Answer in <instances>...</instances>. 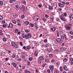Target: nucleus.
I'll list each match as a JSON object with an SVG mask.
<instances>
[{
  "instance_id": "obj_54",
  "label": "nucleus",
  "mask_w": 73,
  "mask_h": 73,
  "mask_svg": "<svg viewBox=\"0 0 73 73\" xmlns=\"http://www.w3.org/2000/svg\"><path fill=\"white\" fill-rule=\"evenodd\" d=\"M51 62H54V59H52L51 60Z\"/></svg>"
},
{
  "instance_id": "obj_1",
  "label": "nucleus",
  "mask_w": 73,
  "mask_h": 73,
  "mask_svg": "<svg viewBox=\"0 0 73 73\" xmlns=\"http://www.w3.org/2000/svg\"><path fill=\"white\" fill-rule=\"evenodd\" d=\"M60 18L61 20L62 21H66V19L64 17V15L63 14H62L60 16Z\"/></svg>"
},
{
  "instance_id": "obj_20",
  "label": "nucleus",
  "mask_w": 73,
  "mask_h": 73,
  "mask_svg": "<svg viewBox=\"0 0 73 73\" xmlns=\"http://www.w3.org/2000/svg\"><path fill=\"white\" fill-rule=\"evenodd\" d=\"M25 73H31V72L29 71H27V70H25Z\"/></svg>"
},
{
  "instance_id": "obj_3",
  "label": "nucleus",
  "mask_w": 73,
  "mask_h": 73,
  "mask_svg": "<svg viewBox=\"0 0 73 73\" xmlns=\"http://www.w3.org/2000/svg\"><path fill=\"white\" fill-rule=\"evenodd\" d=\"M39 18V17H38V16H36L34 17L33 20L34 21H37Z\"/></svg>"
},
{
  "instance_id": "obj_30",
  "label": "nucleus",
  "mask_w": 73,
  "mask_h": 73,
  "mask_svg": "<svg viewBox=\"0 0 73 73\" xmlns=\"http://www.w3.org/2000/svg\"><path fill=\"white\" fill-rule=\"evenodd\" d=\"M25 36L26 38H27V39L28 38V35H27V34H25Z\"/></svg>"
},
{
  "instance_id": "obj_44",
  "label": "nucleus",
  "mask_w": 73,
  "mask_h": 73,
  "mask_svg": "<svg viewBox=\"0 0 73 73\" xmlns=\"http://www.w3.org/2000/svg\"><path fill=\"white\" fill-rule=\"evenodd\" d=\"M60 70L61 72H62V67H60Z\"/></svg>"
},
{
  "instance_id": "obj_26",
  "label": "nucleus",
  "mask_w": 73,
  "mask_h": 73,
  "mask_svg": "<svg viewBox=\"0 0 73 73\" xmlns=\"http://www.w3.org/2000/svg\"><path fill=\"white\" fill-rule=\"evenodd\" d=\"M25 24H26V25H28V24H29V22L27 21L25 22Z\"/></svg>"
},
{
  "instance_id": "obj_43",
  "label": "nucleus",
  "mask_w": 73,
  "mask_h": 73,
  "mask_svg": "<svg viewBox=\"0 0 73 73\" xmlns=\"http://www.w3.org/2000/svg\"><path fill=\"white\" fill-rule=\"evenodd\" d=\"M12 16H13V17H15V18H16V14L13 15Z\"/></svg>"
},
{
  "instance_id": "obj_56",
  "label": "nucleus",
  "mask_w": 73,
  "mask_h": 73,
  "mask_svg": "<svg viewBox=\"0 0 73 73\" xmlns=\"http://www.w3.org/2000/svg\"><path fill=\"white\" fill-rule=\"evenodd\" d=\"M3 28H5V27H6V25H3Z\"/></svg>"
},
{
  "instance_id": "obj_18",
  "label": "nucleus",
  "mask_w": 73,
  "mask_h": 73,
  "mask_svg": "<svg viewBox=\"0 0 73 73\" xmlns=\"http://www.w3.org/2000/svg\"><path fill=\"white\" fill-rule=\"evenodd\" d=\"M22 9H23V11H24L25 9V6L24 5H23L22 6Z\"/></svg>"
},
{
  "instance_id": "obj_28",
  "label": "nucleus",
  "mask_w": 73,
  "mask_h": 73,
  "mask_svg": "<svg viewBox=\"0 0 73 73\" xmlns=\"http://www.w3.org/2000/svg\"><path fill=\"white\" fill-rule=\"evenodd\" d=\"M13 23L14 24H16V21L15 20H13L12 21Z\"/></svg>"
},
{
  "instance_id": "obj_32",
  "label": "nucleus",
  "mask_w": 73,
  "mask_h": 73,
  "mask_svg": "<svg viewBox=\"0 0 73 73\" xmlns=\"http://www.w3.org/2000/svg\"><path fill=\"white\" fill-rule=\"evenodd\" d=\"M64 16H66V15H67V14L66 12H64Z\"/></svg>"
},
{
  "instance_id": "obj_7",
  "label": "nucleus",
  "mask_w": 73,
  "mask_h": 73,
  "mask_svg": "<svg viewBox=\"0 0 73 73\" xmlns=\"http://www.w3.org/2000/svg\"><path fill=\"white\" fill-rule=\"evenodd\" d=\"M69 17L70 18V20L71 21H73V15H70L69 16Z\"/></svg>"
},
{
  "instance_id": "obj_12",
  "label": "nucleus",
  "mask_w": 73,
  "mask_h": 73,
  "mask_svg": "<svg viewBox=\"0 0 73 73\" xmlns=\"http://www.w3.org/2000/svg\"><path fill=\"white\" fill-rule=\"evenodd\" d=\"M47 50H48V52H50V51L52 50V48H51L50 47L48 46V47L47 49Z\"/></svg>"
},
{
  "instance_id": "obj_39",
  "label": "nucleus",
  "mask_w": 73,
  "mask_h": 73,
  "mask_svg": "<svg viewBox=\"0 0 73 73\" xmlns=\"http://www.w3.org/2000/svg\"><path fill=\"white\" fill-rule=\"evenodd\" d=\"M15 31V33H17V32H18V31H19V30L17 29H16Z\"/></svg>"
},
{
  "instance_id": "obj_31",
  "label": "nucleus",
  "mask_w": 73,
  "mask_h": 73,
  "mask_svg": "<svg viewBox=\"0 0 73 73\" xmlns=\"http://www.w3.org/2000/svg\"><path fill=\"white\" fill-rule=\"evenodd\" d=\"M30 25L31 27H34V24L30 23Z\"/></svg>"
},
{
  "instance_id": "obj_10",
  "label": "nucleus",
  "mask_w": 73,
  "mask_h": 73,
  "mask_svg": "<svg viewBox=\"0 0 73 73\" xmlns=\"http://www.w3.org/2000/svg\"><path fill=\"white\" fill-rule=\"evenodd\" d=\"M58 5H59V6L60 7H62V8L63 7H64V6H65V5H64L63 4H61L60 3H59Z\"/></svg>"
},
{
  "instance_id": "obj_53",
  "label": "nucleus",
  "mask_w": 73,
  "mask_h": 73,
  "mask_svg": "<svg viewBox=\"0 0 73 73\" xmlns=\"http://www.w3.org/2000/svg\"><path fill=\"white\" fill-rule=\"evenodd\" d=\"M70 33L71 35H73V32L72 31L70 32Z\"/></svg>"
},
{
  "instance_id": "obj_37",
  "label": "nucleus",
  "mask_w": 73,
  "mask_h": 73,
  "mask_svg": "<svg viewBox=\"0 0 73 73\" xmlns=\"http://www.w3.org/2000/svg\"><path fill=\"white\" fill-rule=\"evenodd\" d=\"M14 46H15V48H18V46L17 44H15V45H14Z\"/></svg>"
},
{
  "instance_id": "obj_2",
  "label": "nucleus",
  "mask_w": 73,
  "mask_h": 73,
  "mask_svg": "<svg viewBox=\"0 0 73 73\" xmlns=\"http://www.w3.org/2000/svg\"><path fill=\"white\" fill-rule=\"evenodd\" d=\"M49 68L51 72L53 71V70L54 69V66L52 64L50 65Z\"/></svg>"
},
{
  "instance_id": "obj_11",
  "label": "nucleus",
  "mask_w": 73,
  "mask_h": 73,
  "mask_svg": "<svg viewBox=\"0 0 73 73\" xmlns=\"http://www.w3.org/2000/svg\"><path fill=\"white\" fill-rule=\"evenodd\" d=\"M66 49V48H62L60 49L61 50H62V51H65Z\"/></svg>"
},
{
  "instance_id": "obj_58",
  "label": "nucleus",
  "mask_w": 73,
  "mask_h": 73,
  "mask_svg": "<svg viewBox=\"0 0 73 73\" xmlns=\"http://www.w3.org/2000/svg\"><path fill=\"white\" fill-rule=\"evenodd\" d=\"M45 17L46 18H48V17H49V16L48 15H45Z\"/></svg>"
},
{
  "instance_id": "obj_19",
  "label": "nucleus",
  "mask_w": 73,
  "mask_h": 73,
  "mask_svg": "<svg viewBox=\"0 0 73 73\" xmlns=\"http://www.w3.org/2000/svg\"><path fill=\"white\" fill-rule=\"evenodd\" d=\"M3 41H4L5 42V41H7V38H3Z\"/></svg>"
},
{
  "instance_id": "obj_23",
  "label": "nucleus",
  "mask_w": 73,
  "mask_h": 73,
  "mask_svg": "<svg viewBox=\"0 0 73 73\" xmlns=\"http://www.w3.org/2000/svg\"><path fill=\"white\" fill-rule=\"evenodd\" d=\"M3 19V17L1 16V15H0V20H2Z\"/></svg>"
},
{
  "instance_id": "obj_14",
  "label": "nucleus",
  "mask_w": 73,
  "mask_h": 73,
  "mask_svg": "<svg viewBox=\"0 0 73 73\" xmlns=\"http://www.w3.org/2000/svg\"><path fill=\"white\" fill-rule=\"evenodd\" d=\"M51 30L52 31H56V28L54 27H52L51 28Z\"/></svg>"
},
{
  "instance_id": "obj_42",
  "label": "nucleus",
  "mask_w": 73,
  "mask_h": 73,
  "mask_svg": "<svg viewBox=\"0 0 73 73\" xmlns=\"http://www.w3.org/2000/svg\"><path fill=\"white\" fill-rule=\"evenodd\" d=\"M58 71L57 70H56L54 72V73H58Z\"/></svg>"
},
{
  "instance_id": "obj_29",
  "label": "nucleus",
  "mask_w": 73,
  "mask_h": 73,
  "mask_svg": "<svg viewBox=\"0 0 73 73\" xmlns=\"http://www.w3.org/2000/svg\"><path fill=\"white\" fill-rule=\"evenodd\" d=\"M22 37L23 38H25V36H24V33H22Z\"/></svg>"
},
{
  "instance_id": "obj_50",
  "label": "nucleus",
  "mask_w": 73,
  "mask_h": 73,
  "mask_svg": "<svg viewBox=\"0 0 73 73\" xmlns=\"http://www.w3.org/2000/svg\"><path fill=\"white\" fill-rule=\"evenodd\" d=\"M25 32L26 33H28V32H29V31L27 29H26L25 30Z\"/></svg>"
},
{
  "instance_id": "obj_13",
  "label": "nucleus",
  "mask_w": 73,
  "mask_h": 73,
  "mask_svg": "<svg viewBox=\"0 0 73 73\" xmlns=\"http://www.w3.org/2000/svg\"><path fill=\"white\" fill-rule=\"evenodd\" d=\"M50 20V21H53V20H54V18L52 17H50L48 19V20Z\"/></svg>"
},
{
  "instance_id": "obj_41",
  "label": "nucleus",
  "mask_w": 73,
  "mask_h": 73,
  "mask_svg": "<svg viewBox=\"0 0 73 73\" xmlns=\"http://www.w3.org/2000/svg\"><path fill=\"white\" fill-rule=\"evenodd\" d=\"M65 45V43H62L61 44V46H64Z\"/></svg>"
},
{
  "instance_id": "obj_25",
  "label": "nucleus",
  "mask_w": 73,
  "mask_h": 73,
  "mask_svg": "<svg viewBox=\"0 0 73 73\" xmlns=\"http://www.w3.org/2000/svg\"><path fill=\"white\" fill-rule=\"evenodd\" d=\"M11 44L12 45V46H14V45L16 44H15V43L14 42H12L11 43Z\"/></svg>"
},
{
  "instance_id": "obj_15",
  "label": "nucleus",
  "mask_w": 73,
  "mask_h": 73,
  "mask_svg": "<svg viewBox=\"0 0 73 73\" xmlns=\"http://www.w3.org/2000/svg\"><path fill=\"white\" fill-rule=\"evenodd\" d=\"M68 59L66 58H65L63 59V61L64 62H67L68 61Z\"/></svg>"
},
{
  "instance_id": "obj_16",
  "label": "nucleus",
  "mask_w": 73,
  "mask_h": 73,
  "mask_svg": "<svg viewBox=\"0 0 73 73\" xmlns=\"http://www.w3.org/2000/svg\"><path fill=\"white\" fill-rule=\"evenodd\" d=\"M12 64H13V66L15 68L16 67V64L14 62H13L12 63Z\"/></svg>"
},
{
  "instance_id": "obj_59",
  "label": "nucleus",
  "mask_w": 73,
  "mask_h": 73,
  "mask_svg": "<svg viewBox=\"0 0 73 73\" xmlns=\"http://www.w3.org/2000/svg\"><path fill=\"white\" fill-rule=\"evenodd\" d=\"M36 73H38V72H39V70H38V69H36Z\"/></svg>"
},
{
  "instance_id": "obj_48",
  "label": "nucleus",
  "mask_w": 73,
  "mask_h": 73,
  "mask_svg": "<svg viewBox=\"0 0 73 73\" xmlns=\"http://www.w3.org/2000/svg\"><path fill=\"white\" fill-rule=\"evenodd\" d=\"M51 5H52V6H56V5L55 4V3H52Z\"/></svg>"
},
{
  "instance_id": "obj_34",
  "label": "nucleus",
  "mask_w": 73,
  "mask_h": 73,
  "mask_svg": "<svg viewBox=\"0 0 73 73\" xmlns=\"http://www.w3.org/2000/svg\"><path fill=\"white\" fill-rule=\"evenodd\" d=\"M23 3L24 5H26V1H23Z\"/></svg>"
},
{
  "instance_id": "obj_60",
  "label": "nucleus",
  "mask_w": 73,
  "mask_h": 73,
  "mask_svg": "<svg viewBox=\"0 0 73 73\" xmlns=\"http://www.w3.org/2000/svg\"><path fill=\"white\" fill-rule=\"evenodd\" d=\"M58 10L59 11H61L62 10V9L61 8H59L58 9Z\"/></svg>"
},
{
  "instance_id": "obj_55",
  "label": "nucleus",
  "mask_w": 73,
  "mask_h": 73,
  "mask_svg": "<svg viewBox=\"0 0 73 73\" xmlns=\"http://www.w3.org/2000/svg\"><path fill=\"white\" fill-rule=\"evenodd\" d=\"M21 18H22V19H24V15H22L21 16Z\"/></svg>"
},
{
  "instance_id": "obj_45",
  "label": "nucleus",
  "mask_w": 73,
  "mask_h": 73,
  "mask_svg": "<svg viewBox=\"0 0 73 73\" xmlns=\"http://www.w3.org/2000/svg\"><path fill=\"white\" fill-rule=\"evenodd\" d=\"M56 64H57V65H60V63H59V62H56Z\"/></svg>"
},
{
  "instance_id": "obj_63",
  "label": "nucleus",
  "mask_w": 73,
  "mask_h": 73,
  "mask_svg": "<svg viewBox=\"0 0 73 73\" xmlns=\"http://www.w3.org/2000/svg\"><path fill=\"white\" fill-rule=\"evenodd\" d=\"M9 2H10V3H13V0H10L9 1Z\"/></svg>"
},
{
  "instance_id": "obj_24",
  "label": "nucleus",
  "mask_w": 73,
  "mask_h": 73,
  "mask_svg": "<svg viewBox=\"0 0 73 73\" xmlns=\"http://www.w3.org/2000/svg\"><path fill=\"white\" fill-rule=\"evenodd\" d=\"M15 68H16V70H17L19 71V67H16Z\"/></svg>"
},
{
  "instance_id": "obj_4",
  "label": "nucleus",
  "mask_w": 73,
  "mask_h": 73,
  "mask_svg": "<svg viewBox=\"0 0 73 73\" xmlns=\"http://www.w3.org/2000/svg\"><path fill=\"white\" fill-rule=\"evenodd\" d=\"M38 60H41V61H42L44 60V57H43L40 56L39 57Z\"/></svg>"
},
{
  "instance_id": "obj_35",
  "label": "nucleus",
  "mask_w": 73,
  "mask_h": 73,
  "mask_svg": "<svg viewBox=\"0 0 73 73\" xmlns=\"http://www.w3.org/2000/svg\"><path fill=\"white\" fill-rule=\"evenodd\" d=\"M45 62H49V60L47 59V60H45Z\"/></svg>"
},
{
  "instance_id": "obj_49",
  "label": "nucleus",
  "mask_w": 73,
  "mask_h": 73,
  "mask_svg": "<svg viewBox=\"0 0 73 73\" xmlns=\"http://www.w3.org/2000/svg\"><path fill=\"white\" fill-rule=\"evenodd\" d=\"M42 20L44 22H46V19L45 18H43Z\"/></svg>"
},
{
  "instance_id": "obj_40",
  "label": "nucleus",
  "mask_w": 73,
  "mask_h": 73,
  "mask_svg": "<svg viewBox=\"0 0 73 73\" xmlns=\"http://www.w3.org/2000/svg\"><path fill=\"white\" fill-rule=\"evenodd\" d=\"M27 49H30V48H31V47H30V46H27Z\"/></svg>"
},
{
  "instance_id": "obj_9",
  "label": "nucleus",
  "mask_w": 73,
  "mask_h": 73,
  "mask_svg": "<svg viewBox=\"0 0 73 73\" xmlns=\"http://www.w3.org/2000/svg\"><path fill=\"white\" fill-rule=\"evenodd\" d=\"M56 41L58 42H60L61 41V39L60 38H57L56 39Z\"/></svg>"
},
{
  "instance_id": "obj_36",
  "label": "nucleus",
  "mask_w": 73,
  "mask_h": 73,
  "mask_svg": "<svg viewBox=\"0 0 73 73\" xmlns=\"http://www.w3.org/2000/svg\"><path fill=\"white\" fill-rule=\"evenodd\" d=\"M38 62L39 64H41V60H38Z\"/></svg>"
},
{
  "instance_id": "obj_33",
  "label": "nucleus",
  "mask_w": 73,
  "mask_h": 73,
  "mask_svg": "<svg viewBox=\"0 0 73 73\" xmlns=\"http://www.w3.org/2000/svg\"><path fill=\"white\" fill-rule=\"evenodd\" d=\"M48 8L49 9H53V8L51 6L48 7Z\"/></svg>"
},
{
  "instance_id": "obj_61",
  "label": "nucleus",
  "mask_w": 73,
  "mask_h": 73,
  "mask_svg": "<svg viewBox=\"0 0 73 73\" xmlns=\"http://www.w3.org/2000/svg\"><path fill=\"white\" fill-rule=\"evenodd\" d=\"M44 42H47V40L46 39H44Z\"/></svg>"
},
{
  "instance_id": "obj_21",
  "label": "nucleus",
  "mask_w": 73,
  "mask_h": 73,
  "mask_svg": "<svg viewBox=\"0 0 73 73\" xmlns=\"http://www.w3.org/2000/svg\"><path fill=\"white\" fill-rule=\"evenodd\" d=\"M32 59H33V58L31 57L29 58V60L30 61H31L32 60Z\"/></svg>"
},
{
  "instance_id": "obj_38",
  "label": "nucleus",
  "mask_w": 73,
  "mask_h": 73,
  "mask_svg": "<svg viewBox=\"0 0 73 73\" xmlns=\"http://www.w3.org/2000/svg\"><path fill=\"white\" fill-rule=\"evenodd\" d=\"M1 54L2 56H4L5 54V52H2L1 53Z\"/></svg>"
},
{
  "instance_id": "obj_47",
  "label": "nucleus",
  "mask_w": 73,
  "mask_h": 73,
  "mask_svg": "<svg viewBox=\"0 0 73 73\" xmlns=\"http://www.w3.org/2000/svg\"><path fill=\"white\" fill-rule=\"evenodd\" d=\"M18 51L19 52H22L23 50H21L20 49H19L18 50Z\"/></svg>"
},
{
  "instance_id": "obj_17",
  "label": "nucleus",
  "mask_w": 73,
  "mask_h": 73,
  "mask_svg": "<svg viewBox=\"0 0 73 73\" xmlns=\"http://www.w3.org/2000/svg\"><path fill=\"white\" fill-rule=\"evenodd\" d=\"M13 58H15L16 57V55L15 54H13L12 56H11Z\"/></svg>"
},
{
  "instance_id": "obj_51",
  "label": "nucleus",
  "mask_w": 73,
  "mask_h": 73,
  "mask_svg": "<svg viewBox=\"0 0 73 73\" xmlns=\"http://www.w3.org/2000/svg\"><path fill=\"white\" fill-rule=\"evenodd\" d=\"M35 56H37V52L36 51L35 52Z\"/></svg>"
},
{
  "instance_id": "obj_5",
  "label": "nucleus",
  "mask_w": 73,
  "mask_h": 73,
  "mask_svg": "<svg viewBox=\"0 0 73 73\" xmlns=\"http://www.w3.org/2000/svg\"><path fill=\"white\" fill-rule=\"evenodd\" d=\"M65 28L67 30H68V31H69L70 29V27H69V26L68 25H65Z\"/></svg>"
},
{
  "instance_id": "obj_64",
  "label": "nucleus",
  "mask_w": 73,
  "mask_h": 73,
  "mask_svg": "<svg viewBox=\"0 0 73 73\" xmlns=\"http://www.w3.org/2000/svg\"><path fill=\"white\" fill-rule=\"evenodd\" d=\"M70 65H73V62H71L70 63Z\"/></svg>"
},
{
  "instance_id": "obj_6",
  "label": "nucleus",
  "mask_w": 73,
  "mask_h": 73,
  "mask_svg": "<svg viewBox=\"0 0 73 73\" xmlns=\"http://www.w3.org/2000/svg\"><path fill=\"white\" fill-rule=\"evenodd\" d=\"M63 68L64 70H66V71H68L69 70L68 68H67L66 66L65 65L64 66Z\"/></svg>"
},
{
  "instance_id": "obj_27",
  "label": "nucleus",
  "mask_w": 73,
  "mask_h": 73,
  "mask_svg": "<svg viewBox=\"0 0 73 73\" xmlns=\"http://www.w3.org/2000/svg\"><path fill=\"white\" fill-rule=\"evenodd\" d=\"M28 38L31 37V34H28Z\"/></svg>"
},
{
  "instance_id": "obj_62",
  "label": "nucleus",
  "mask_w": 73,
  "mask_h": 73,
  "mask_svg": "<svg viewBox=\"0 0 73 73\" xmlns=\"http://www.w3.org/2000/svg\"><path fill=\"white\" fill-rule=\"evenodd\" d=\"M19 39H23V38L20 36H19Z\"/></svg>"
},
{
  "instance_id": "obj_52",
  "label": "nucleus",
  "mask_w": 73,
  "mask_h": 73,
  "mask_svg": "<svg viewBox=\"0 0 73 73\" xmlns=\"http://www.w3.org/2000/svg\"><path fill=\"white\" fill-rule=\"evenodd\" d=\"M47 72H48V73H50V70L49 69L48 70H47Z\"/></svg>"
},
{
  "instance_id": "obj_46",
  "label": "nucleus",
  "mask_w": 73,
  "mask_h": 73,
  "mask_svg": "<svg viewBox=\"0 0 73 73\" xmlns=\"http://www.w3.org/2000/svg\"><path fill=\"white\" fill-rule=\"evenodd\" d=\"M49 56L50 57H52V54H49Z\"/></svg>"
},
{
  "instance_id": "obj_57",
  "label": "nucleus",
  "mask_w": 73,
  "mask_h": 73,
  "mask_svg": "<svg viewBox=\"0 0 73 73\" xmlns=\"http://www.w3.org/2000/svg\"><path fill=\"white\" fill-rule=\"evenodd\" d=\"M56 21H58L59 20H60V19H59V18H56Z\"/></svg>"
},
{
  "instance_id": "obj_22",
  "label": "nucleus",
  "mask_w": 73,
  "mask_h": 73,
  "mask_svg": "<svg viewBox=\"0 0 73 73\" xmlns=\"http://www.w3.org/2000/svg\"><path fill=\"white\" fill-rule=\"evenodd\" d=\"M0 4L1 5H3V2L2 1H0Z\"/></svg>"
},
{
  "instance_id": "obj_8",
  "label": "nucleus",
  "mask_w": 73,
  "mask_h": 73,
  "mask_svg": "<svg viewBox=\"0 0 73 73\" xmlns=\"http://www.w3.org/2000/svg\"><path fill=\"white\" fill-rule=\"evenodd\" d=\"M13 27V25L11 23H10L9 24V25L7 27V28H12Z\"/></svg>"
}]
</instances>
